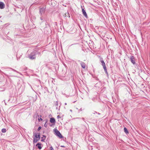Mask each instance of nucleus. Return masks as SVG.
I'll return each mask as SVG.
<instances>
[{"mask_svg":"<svg viewBox=\"0 0 150 150\" xmlns=\"http://www.w3.org/2000/svg\"><path fill=\"white\" fill-rule=\"evenodd\" d=\"M38 54H40V52H38L36 50H35L33 51L28 56V57L31 59H35V55Z\"/></svg>","mask_w":150,"mask_h":150,"instance_id":"f257e3e1","label":"nucleus"},{"mask_svg":"<svg viewBox=\"0 0 150 150\" xmlns=\"http://www.w3.org/2000/svg\"><path fill=\"white\" fill-rule=\"evenodd\" d=\"M100 61L101 63V64L103 66V68L104 69L105 72V74L107 75L108 76V74L107 71V68L106 67L105 63L104 62L103 58H100Z\"/></svg>","mask_w":150,"mask_h":150,"instance_id":"f03ea898","label":"nucleus"},{"mask_svg":"<svg viewBox=\"0 0 150 150\" xmlns=\"http://www.w3.org/2000/svg\"><path fill=\"white\" fill-rule=\"evenodd\" d=\"M45 11V7H42L40 8L39 9V13L40 15H42L43 14H44Z\"/></svg>","mask_w":150,"mask_h":150,"instance_id":"7ed1b4c3","label":"nucleus"},{"mask_svg":"<svg viewBox=\"0 0 150 150\" xmlns=\"http://www.w3.org/2000/svg\"><path fill=\"white\" fill-rule=\"evenodd\" d=\"M55 132L56 135L58 136L59 138H62L63 137L59 132L57 129H56L55 131Z\"/></svg>","mask_w":150,"mask_h":150,"instance_id":"20e7f679","label":"nucleus"},{"mask_svg":"<svg viewBox=\"0 0 150 150\" xmlns=\"http://www.w3.org/2000/svg\"><path fill=\"white\" fill-rule=\"evenodd\" d=\"M130 60L133 64L134 65L136 64L135 60V57L134 56H131L130 58Z\"/></svg>","mask_w":150,"mask_h":150,"instance_id":"39448f33","label":"nucleus"},{"mask_svg":"<svg viewBox=\"0 0 150 150\" xmlns=\"http://www.w3.org/2000/svg\"><path fill=\"white\" fill-rule=\"evenodd\" d=\"M34 134L35 138L38 139H40V133H35Z\"/></svg>","mask_w":150,"mask_h":150,"instance_id":"423d86ee","label":"nucleus"},{"mask_svg":"<svg viewBox=\"0 0 150 150\" xmlns=\"http://www.w3.org/2000/svg\"><path fill=\"white\" fill-rule=\"evenodd\" d=\"M5 7V5L3 2H0V9H4Z\"/></svg>","mask_w":150,"mask_h":150,"instance_id":"0eeeda50","label":"nucleus"},{"mask_svg":"<svg viewBox=\"0 0 150 150\" xmlns=\"http://www.w3.org/2000/svg\"><path fill=\"white\" fill-rule=\"evenodd\" d=\"M82 10L83 14L85 16V17L87 18H88V16L85 11L83 8H82Z\"/></svg>","mask_w":150,"mask_h":150,"instance_id":"6e6552de","label":"nucleus"},{"mask_svg":"<svg viewBox=\"0 0 150 150\" xmlns=\"http://www.w3.org/2000/svg\"><path fill=\"white\" fill-rule=\"evenodd\" d=\"M63 16L65 18H66L67 17H70L69 14L68 13V11L64 13L63 15Z\"/></svg>","mask_w":150,"mask_h":150,"instance_id":"1a4fd4ad","label":"nucleus"},{"mask_svg":"<svg viewBox=\"0 0 150 150\" xmlns=\"http://www.w3.org/2000/svg\"><path fill=\"white\" fill-rule=\"evenodd\" d=\"M41 143H38L36 145V146L38 147V148L39 149H42V147L41 146Z\"/></svg>","mask_w":150,"mask_h":150,"instance_id":"9d476101","label":"nucleus"},{"mask_svg":"<svg viewBox=\"0 0 150 150\" xmlns=\"http://www.w3.org/2000/svg\"><path fill=\"white\" fill-rule=\"evenodd\" d=\"M80 64L81 67L83 69H85V64L83 62H81Z\"/></svg>","mask_w":150,"mask_h":150,"instance_id":"9b49d317","label":"nucleus"},{"mask_svg":"<svg viewBox=\"0 0 150 150\" xmlns=\"http://www.w3.org/2000/svg\"><path fill=\"white\" fill-rule=\"evenodd\" d=\"M50 121L52 123H54L55 122V119L53 117L50 118Z\"/></svg>","mask_w":150,"mask_h":150,"instance_id":"f8f14e48","label":"nucleus"},{"mask_svg":"<svg viewBox=\"0 0 150 150\" xmlns=\"http://www.w3.org/2000/svg\"><path fill=\"white\" fill-rule=\"evenodd\" d=\"M40 139H36L35 138H33V143L34 144L35 143H36Z\"/></svg>","mask_w":150,"mask_h":150,"instance_id":"ddd939ff","label":"nucleus"},{"mask_svg":"<svg viewBox=\"0 0 150 150\" xmlns=\"http://www.w3.org/2000/svg\"><path fill=\"white\" fill-rule=\"evenodd\" d=\"M10 69H11V70H12L13 71H15V72H16L17 73H18L19 74H20L21 75V73L18 72V71H17L16 70L14 69H13L12 68H10Z\"/></svg>","mask_w":150,"mask_h":150,"instance_id":"4468645a","label":"nucleus"},{"mask_svg":"<svg viewBox=\"0 0 150 150\" xmlns=\"http://www.w3.org/2000/svg\"><path fill=\"white\" fill-rule=\"evenodd\" d=\"M124 131L127 134V133H129V132H128V130H127V129L126 128L124 127Z\"/></svg>","mask_w":150,"mask_h":150,"instance_id":"2eb2a0df","label":"nucleus"},{"mask_svg":"<svg viewBox=\"0 0 150 150\" xmlns=\"http://www.w3.org/2000/svg\"><path fill=\"white\" fill-rule=\"evenodd\" d=\"M1 131L3 133H5L6 132V130L5 129L3 128L2 129Z\"/></svg>","mask_w":150,"mask_h":150,"instance_id":"dca6fc26","label":"nucleus"},{"mask_svg":"<svg viewBox=\"0 0 150 150\" xmlns=\"http://www.w3.org/2000/svg\"><path fill=\"white\" fill-rule=\"evenodd\" d=\"M40 18L41 21L43 20L44 18L42 16V15H40Z\"/></svg>","mask_w":150,"mask_h":150,"instance_id":"f3484780","label":"nucleus"},{"mask_svg":"<svg viewBox=\"0 0 150 150\" xmlns=\"http://www.w3.org/2000/svg\"><path fill=\"white\" fill-rule=\"evenodd\" d=\"M55 105L56 106H57L58 105V102L57 101H56L55 102Z\"/></svg>","mask_w":150,"mask_h":150,"instance_id":"a211bd4d","label":"nucleus"},{"mask_svg":"<svg viewBox=\"0 0 150 150\" xmlns=\"http://www.w3.org/2000/svg\"><path fill=\"white\" fill-rule=\"evenodd\" d=\"M43 137H41V138L42 139H41V142H44L45 141L44 140L45 139V138L43 139Z\"/></svg>","mask_w":150,"mask_h":150,"instance_id":"6ab92c4d","label":"nucleus"},{"mask_svg":"<svg viewBox=\"0 0 150 150\" xmlns=\"http://www.w3.org/2000/svg\"><path fill=\"white\" fill-rule=\"evenodd\" d=\"M41 128L42 127L41 126H39L38 129V130L40 131L41 129Z\"/></svg>","mask_w":150,"mask_h":150,"instance_id":"aec40b11","label":"nucleus"},{"mask_svg":"<svg viewBox=\"0 0 150 150\" xmlns=\"http://www.w3.org/2000/svg\"><path fill=\"white\" fill-rule=\"evenodd\" d=\"M60 105H61V104H60V106H59V108H58V107H57V106L56 107V110H57V109H58L59 110V109H60Z\"/></svg>","mask_w":150,"mask_h":150,"instance_id":"412c9836","label":"nucleus"},{"mask_svg":"<svg viewBox=\"0 0 150 150\" xmlns=\"http://www.w3.org/2000/svg\"><path fill=\"white\" fill-rule=\"evenodd\" d=\"M50 150H54L53 147L52 146L50 147Z\"/></svg>","mask_w":150,"mask_h":150,"instance_id":"4be33fe9","label":"nucleus"},{"mask_svg":"<svg viewBox=\"0 0 150 150\" xmlns=\"http://www.w3.org/2000/svg\"><path fill=\"white\" fill-rule=\"evenodd\" d=\"M42 118H38V120L39 122L41 120H42Z\"/></svg>","mask_w":150,"mask_h":150,"instance_id":"5701e85b","label":"nucleus"},{"mask_svg":"<svg viewBox=\"0 0 150 150\" xmlns=\"http://www.w3.org/2000/svg\"><path fill=\"white\" fill-rule=\"evenodd\" d=\"M47 124H46V123H45V125H44V126L45 127H47Z\"/></svg>","mask_w":150,"mask_h":150,"instance_id":"b1692460","label":"nucleus"},{"mask_svg":"<svg viewBox=\"0 0 150 150\" xmlns=\"http://www.w3.org/2000/svg\"><path fill=\"white\" fill-rule=\"evenodd\" d=\"M82 110V109L81 108H80L79 110V112H80V111H81Z\"/></svg>","mask_w":150,"mask_h":150,"instance_id":"393cba45","label":"nucleus"},{"mask_svg":"<svg viewBox=\"0 0 150 150\" xmlns=\"http://www.w3.org/2000/svg\"><path fill=\"white\" fill-rule=\"evenodd\" d=\"M57 118H60V117L59 115H58L57 116Z\"/></svg>","mask_w":150,"mask_h":150,"instance_id":"a878e982","label":"nucleus"},{"mask_svg":"<svg viewBox=\"0 0 150 150\" xmlns=\"http://www.w3.org/2000/svg\"><path fill=\"white\" fill-rule=\"evenodd\" d=\"M43 136V137H45V138L46 137V136H45V135H43V136Z\"/></svg>","mask_w":150,"mask_h":150,"instance_id":"bb28decb","label":"nucleus"},{"mask_svg":"<svg viewBox=\"0 0 150 150\" xmlns=\"http://www.w3.org/2000/svg\"><path fill=\"white\" fill-rule=\"evenodd\" d=\"M82 119L84 121L85 119L84 118H82Z\"/></svg>","mask_w":150,"mask_h":150,"instance_id":"cd10ccee","label":"nucleus"},{"mask_svg":"<svg viewBox=\"0 0 150 150\" xmlns=\"http://www.w3.org/2000/svg\"><path fill=\"white\" fill-rule=\"evenodd\" d=\"M70 111H71V112H72V110H70Z\"/></svg>","mask_w":150,"mask_h":150,"instance_id":"c85d7f7f","label":"nucleus"},{"mask_svg":"<svg viewBox=\"0 0 150 150\" xmlns=\"http://www.w3.org/2000/svg\"><path fill=\"white\" fill-rule=\"evenodd\" d=\"M64 104H65V105H67V103H64Z\"/></svg>","mask_w":150,"mask_h":150,"instance_id":"c756f323","label":"nucleus"},{"mask_svg":"<svg viewBox=\"0 0 150 150\" xmlns=\"http://www.w3.org/2000/svg\"><path fill=\"white\" fill-rule=\"evenodd\" d=\"M61 146L62 147H64V146Z\"/></svg>","mask_w":150,"mask_h":150,"instance_id":"7c9ffc66","label":"nucleus"},{"mask_svg":"<svg viewBox=\"0 0 150 150\" xmlns=\"http://www.w3.org/2000/svg\"><path fill=\"white\" fill-rule=\"evenodd\" d=\"M95 112L94 113V114L96 113H97L96 112Z\"/></svg>","mask_w":150,"mask_h":150,"instance_id":"2f4dec72","label":"nucleus"},{"mask_svg":"<svg viewBox=\"0 0 150 150\" xmlns=\"http://www.w3.org/2000/svg\"><path fill=\"white\" fill-rule=\"evenodd\" d=\"M95 112L94 113V114L96 113H97L96 112Z\"/></svg>","mask_w":150,"mask_h":150,"instance_id":"473e14b6","label":"nucleus"},{"mask_svg":"<svg viewBox=\"0 0 150 150\" xmlns=\"http://www.w3.org/2000/svg\"><path fill=\"white\" fill-rule=\"evenodd\" d=\"M95 112L94 113V114L96 113H97L96 112Z\"/></svg>","mask_w":150,"mask_h":150,"instance_id":"72a5a7b5","label":"nucleus"},{"mask_svg":"<svg viewBox=\"0 0 150 150\" xmlns=\"http://www.w3.org/2000/svg\"><path fill=\"white\" fill-rule=\"evenodd\" d=\"M55 23H57V22H55Z\"/></svg>","mask_w":150,"mask_h":150,"instance_id":"f704fd0d","label":"nucleus"},{"mask_svg":"<svg viewBox=\"0 0 150 150\" xmlns=\"http://www.w3.org/2000/svg\"><path fill=\"white\" fill-rule=\"evenodd\" d=\"M80 118L79 117H78V118Z\"/></svg>","mask_w":150,"mask_h":150,"instance_id":"c9c22d12","label":"nucleus"}]
</instances>
